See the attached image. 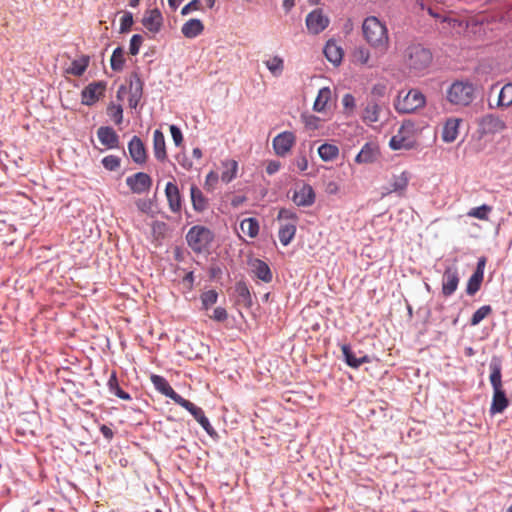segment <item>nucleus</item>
<instances>
[{
	"instance_id": "1",
	"label": "nucleus",
	"mask_w": 512,
	"mask_h": 512,
	"mask_svg": "<svg viewBox=\"0 0 512 512\" xmlns=\"http://www.w3.org/2000/svg\"><path fill=\"white\" fill-rule=\"evenodd\" d=\"M362 30L365 40L375 49L385 52L389 46L388 29L384 22L375 16L367 17L363 24Z\"/></svg>"
},
{
	"instance_id": "2",
	"label": "nucleus",
	"mask_w": 512,
	"mask_h": 512,
	"mask_svg": "<svg viewBox=\"0 0 512 512\" xmlns=\"http://www.w3.org/2000/svg\"><path fill=\"white\" fill-rule=\"evenodd\" d=\"M432 53L421 44H410L403 53V63L410 73L420 75L432 63Z\"/></svg>"
},
{
	"instance_id": "3",
	"label": "nucleus",
	"mask_w": 512,
	"mask_h": 512,
	"mask_svg": "<svg viewBox=\"0 0 512 512\" xmlns=\"http://www.w3.org/2000/svg\"><path fill=\"white\" fill-rule=\"evenodd\" d=\"M490 383L493 387V397L490 407L491 414L502 413L509 405V401L506 397L503 389L501 365L499 362L490 363Z\"/></svg>"
},
{
	"instance_id": "4",
	"label": "nucleus",
	"mask_w": 512,
	"mask_h": 512,
	"mask_svg": "<svg viewBox=\"0 0 512 512\" xmlns=\"http://www.w3.org/2000/svg\"><path fill=\"white\" fill-rule=\"evenodd\" d=\"M426 104V97L418 89L400 91L395 99L394 108L400 114H411L423 108Z\"/></svg>"
},
{
	"instance_id": "5",
	"label": "nucleus",
	"mask_w": 512,
	"mask_h": 512,
	"mask_svg": "<svg viewBox=\"0 0 512 512\" xmlns=\"http://www.w3.org/2000/svg\"><path fill=\"white\" fill-rule=\"evenodd\" d=\"M417 145L416 128L410 120L404 121L397 133L389 141V147L392 150H410Z\"/></svg>"
},
{
	"instance_id": "6",
	"label": "nucleus",
	"mask_w": 512,
	"mask_h": 512,
	"mask_svg": "<svg viewBox=\"0 0 512 512\" xmlns=\"http://www.w3.org/2000/svg\"><path fill=\"white\" fill-rule=\"evenodd\" d=\"M447 100L458 106H468L475 97V87L469 81H455L446 92Z\"/></svg>"
},
{
	"instance_id": "7",
	"label": "nucleus",
	"mask_w": 512,
	"mask_h": 512,
	"mask_svg": "<svg viewBox=\"0 0 512 512\" xmlns=\"http://www.w3.org/2000/svg\"><path fill=\"white\" fill-rule=\"evenodd\" d=\"M214 239L212 231L204 226L191 227L186 235L188 246L196 253L206 250Z\"/></svg>"
},
{
	"instance_id": "8",
	"label": "nucleus",
	"mask_w": 512,
	"mask_h": 512,
	"mask_svg": "<svg viewBox=\"0 0 512 512\" xmlns=\"http://www.w3.org/2000/svg\"><path fill=\"white\" fill-rule=\"evenodd\" d=\"M122 93H126V88L123 86L118 91L119 98L121 97ZM127 93L129 94L128 103L130 108H136L143 94V82L136 72L131 73L129 77V87Z\"/></svg>"
},
{
	"instance_id": "9",
	"label": "nucleus",
	"mask_w": 512,
	"mask_h": 512,
	"mask_svg": "<svg viewBox=\"0 0 512 512\" xmlns=\"http://www.w3.org/2000/svg\"><path fill=\"white\" fill-rule=\"evenodd\" d=\"M506 128L505 121L494 114H486L478 121V130L482 135L500 133Z\"/></svg>"
},
{
	"instance_id": "10",
	"label": "nucleus",
	"mask_w": 512,
	"mask_h": 512,
	"mask_svg": "<svg viewBox=\"0 0 512 512\" xmlns=\"http://www.w3.org/2000/svg\"><path fill=\"white\" fill-rule=\"evenodd\" d=\"M126 184L133 193L142 194L150 190L151 177L144 172H137L126 178Z\"/></svg>"
},
{
	"instance_id": "11",
	"label": "nucleus",
	"mask_w": 512,
	"mask_h": 512,
	"mask_svg": "<svg viewBox=\"0 0 512 512\" xmlns=\"http://www.w3.org/2000/svg\"><path fill=\"white\" fill-rule=\"evenodd\" d=\"M328 25L329 18L320 9L313 10L306 17V26L311 34L321 33Z\"/></svg>"
},
{
	"instance_id": "12",
	"label": "nucleus",
	"mask_w": 512,
	"mask_h": 512,
	"mask_svg": "<svg viewBox=\"0 0 512 512\" xmlns=\"http://www.w3.org/2000/svg\"><path fill=\"white\" fill-rule=\"evenodd\" d=\"M296 142V136L293 132L285 131L278 134L273 139V148L278 156H286Z\"/></svg>"
},
{
	"instance_id": "13",
	"label": "nucleus",
	"mask_w": 512,
	"mask_h": 512,
	"mask_svg": "<svg viewBox=\"0 0 512 512\" xmlns=\"http://www.w3.org/2000/svg\"><path fill=\"white\" fill-rule=\"evenodd\" d=\"M105 89L106 84L104 82L89 84L81 93L82 103L88 106L93 105L104 95Z\"/></svg>"
},
{
	"instance_id": "14",
	"label": "nucleus",
	"mask_w": 512,
	"mask_h": 512,
	"mask_svg": "<svg viewBox=\"0 0 512 512\" xmlns=\"http://www.w3.org/2000/svg\"><path fill=\"white\" fill-rule=\"evenodd\" d=\"M131 159L139 165L145 164L148 158L145 144L138 136H133L128 143Z\"/></svg>"
},
{
	"instance_id": "15",
	"label": "nucleus",
	"mask_w": 512,
	"mask_h": 512,
	"mask_svg": "<svg viewBox=\"0 0 512 512\" xmlns=\"http://www.w3.org/2000/svg\"><path fill=\"white\" fill-rule=\"evenodd\" d=\"M292 201L300 207H308L315 202V193L311 185L303 184L296 189L292 196Z\"/></svg>"
},
{
	"instance_id": "16",
	"label": "nucleus",
	"mask_w": 512,
	"mask_h": 512,
	"mask_svg": "<svg viewBox=\"0 0 512 512\" xmlns=\"http://www.w3.org/2000/svg\"><path fill=\"white\" fill-rule=\"evenodd\" d=\"M459 284V275L456 267L445 269L442 279V293L445 297L451 296Z\"/></svg>"
},
{
	"instance_id": "17",
	"label": "nucleus",
	"mask_w": 512,
	"mask_h": 512,
	"mask_svg": "<svg viewBox=\"0 0 512 512\" xmlns=\"http://www.w3.org/2000/svg\"><path fill=\"white\" fill-rule=\"evenodd\" d=\"M150 380L157 391L172 399L176 404L182 400L183 397L174 391L164 377L152 374Z\"/></svg>"
},
{
	"instance_id": "18",
	"label": "nucleus",
	"mask_w": 512,
	"mask_h": 512,
	"mask_svg": "<svg viewBox=\"0 0 512 512\" xmlns=\"http://www.w3.org/2000/svg\"><path fill=\"white\" fill-rule=\"evenodd\" d=\"M97 137L100 143L107 149H115L119 147V136L109 126H101L97 130Z\"/></svg>"
},
{
	"instance_id": "19",
	"label": "nucleus",
	"mask_w": 512,
	"mask_h": 512,
	"mask_svg": "<svg viewBox=\"0 0 512 512\" xmlns=\"http://www.w3.org/2000/svg\"><path fill=\"white\" fill-rule=\"evenodd\" d=\"M143 26L152 33L160 31L163 24V17L158 9H152L145 12L142 19Z\"/></svg>"
},
{
	"instance_id": "20",
	"label": "nucleus",
	"mask_w": 512,
	"mask_h": 512,
	"mask_svg": "<svg viewBox=\"0 0 512 512\" xmlns=\"http://www.w3.org/2000/svg\"><path fill=\"white\" fill-rule=\"evenodd\" d=\"M409 180L410 176L406 171L401 172L399 175H393L390 180V186L387 188V194L397 193L400 196L404 195Z\"/></svg>"
},
{
	"instance_id": "21",
	"label": "nucleus",
	"mask_w": 512,
	"mask_h": 512,
	"mask_svg": "<svg viewBox=\"0 0 512 512\" xmlns=\"http://www.w3.org/2000/svg\"><path fill=\"white\" fill-rule=\"evenodd\" d=\"M251 270L254 275L265 283L272 281V272L268 264L260 259H253L250 262Z\"/></svg>"
},
{
	"instance_id": "22",
	"label": "nucleus",
	"mask_w": 512,
	"mask_h": 512,
	"mask_svg": "<svg viewBox=\"0 0 512 512\" xmlns=\"http://www.w3.org/2000/svg\"><path fill=\"white\" fill-rule=\"evenodd\" d=\"M379 151L376 146L366 143L355 157V162L358 164L373 163L377 160Z\"/></svg>"
},
{
	"instance_id": "23",
	"label": "nucleus",
	"mask_w": 512,
	"mask_h": 512,
	"mask_svg": "<svg viewBox=\"0 0 512 512\" xmlns=\"http://www.w3.org/2000/svg\"><path fill=\"white\" fill-rule=\"evenodd\" d=\"M165 195L171 211L179 212L181 210V196L177 185L173 182H168L165 187Z\"/></svg>"
},
{
	"instance_id": "24",
	"label": "nucleus",
	"mask_w": 512,
	"mask_h": 512,
	"mask_svg": "<svg viewBox=\"0 0 512 512\" xmlns=\"http://www.w3.org/2000/svg\"><path fill=\"white\" fill-rule=\"evenodd\" d=\"M490 108H494V105L490 102ZM512 106V82L506 83L499 91L497 101L495 104L496 108L507 109Z\"/></svg>"
},
{
	"instance_id": "25",
	"label": "nucleus",
	"mask_w": 512,
	"mask_h": 512,
	"mask_svg": "<svg viewBox=\"0 0 512 512\" xmlns=\"http://www.w3.org/2000/svg\"><path fill=\"white\" fill-rule=\"evenodd\" d=\"M153 151L158 161L164 162L167 159L165 137L158 129L153 133Z\"/></svg>"
},
{
	"instance_id": "26",
	"label": "nucleus",
	"mask_w": 512,
	"mask_h": 512,
	"mask_svg": "<svg viewBox=\"0 0 512 512\" xmlns=\"http://www.w3.org/2000/svg\"><path fill=\"white\" fill-rule=\"evenodd\" d=\"M342 353L344 355L345 362L348 366L352 368H359L364 363H369L370 358L367 355H362L357 357L354 352L350 349L349 345H342L341 347Z\"/></svg>"
},
{
	"instance_id": "27",
	"label": "nucleus",
	"mask_w": 512,
	"mask_h": 512,
	"mask_svg": "<svg viewBox=\"0 0 512 512\" xmlns=\"http://www.w3.org/2000/svg\"><path fill=\"white\" fill-rule=\"evenodd\" d=\"M204 31V24L200 19H190L181 27L182 34L189 39L195 38Z\"/></svg>"
},
{
	"instance_id": "28",
	"label": "nucleus",
	"mask_w": 512,
	"mask_h": 512,
	"mask_svg": "<svg viewBox=\"0 0 512 512\" xmlns=\"http://www.w3.org/2000/svg\"><path fill=\"white\" fill-rule=\"evenodd\" d=\"M460 119H448L443 127L442 139L446 143L454 142L459 133Z\"/></svg>"
},
{
	"instance_id": "29",
	"label": "nucleus",
	"mask_w": 512,
	"mask_h": 512,
	"mask_svg": "<svg viewBox=\"0 0 512 512\" xmlns=\"http://www.w3.org/2000/svg\"><path fill=\"white\" fill-rule=\"evenodd\" d=\"M324 54L327 60L334 65L341 63L343 58L342 48L333 40H329L324 47Z\"/></svg>"
},
{
	"instance_id": "30",
	"label": "nucleus",
	"mask_w": 512,
	"mask_h": 512,
	"mask_svg": "<svg viewBox=\"0 0 512 512\" xmlns=\"http://www.w3.org/2000/svg\"><path fill=\"white\" fill-rule=\"evenodd\" d=\"M190 195L195 211L203 212L208 208V200L197 186L192 185L190 187Z\"/></svg>"
},
{
	"instance_id": "31",
	"label": "nucleus",
	"mask_w": 512,
	"mask_h": 512,
	"mask_svg": "<svg viewBox=\"0 0 512 512\" xmlns=\"http://www.w3.org/2000/svg\"><path fill=\"white\" fill-rule=\"evenodd\" d=\"M381 107L374 100L369 101L363 111V121L366 123H375L380 119Z\"/></svg>"
},
{
	"instance_id": "32",
	"label": "nucleus",
	"mask_w": 512,
	"mask_h": 512,
	"mask_svg": "<svg viewBox=\"0 0 512 512\" xmlns=\"http://www.w3.org/2000/svg\"><path fill=\"white\" fill-rule=\"evenodd\" d=\"M331 95L332 92L329 87L321 88L313 104L314 111L324 112L327 108L328 103L331 100Z\"/></svg>"
},
{
	"instance_id": "33",
	"label": "nucleus",
	"mask_w": 512,
	"mask_h": 512,
	"mask_svg": "<svg viewBox=\"0 0 512 512\" xmlns=\"http://www.w3.org/2000/svg\"><path fill=\"white\" fill-rule=\"evenodd\" d=\"M319 157L325 161H334L339 156L338 146L330 143H324L318 148Z\"/></svg>"
},
{
	"instance_id": "34",
	"label": "nucleus",
	"mask_w": 512,
	"mask_h": 512,
	"mask_svg": "<svg viewBox=\"0 0 512 512\" xmlns=\"http://www.w3.org/2000/svg\"><path fill=\"white\" fill-rule=\"evenodd\" d=\"M296 233V224L295 223H284L280 226L278 237L282 245L287 246L292 239L294 238Z\"/></svg>"
},
{
	"instance_id": "35",
	"label": "nucleus",
	"mask_w": 512,
	"mask_h": 512,
	"mask_svg": "<svg viewBox=\"0 0 512 512\" xmlns=\"http://www.w3.org/2000/svg\"><path fill=\"white\" fill-rule=\"evenodd\" d=\"M224 170L221 173V180L225 183L231 182L237 175L238 163L235 160H226L222 162Z\"/></svg>"
},
{
	"instance_id": "36",
	"label": "nucleus",
	"mask_w": 512,
	"mask_h": 512,
	"mask_svg": "<svg viewBox=\"0 0 512 512\" xmlns=\"http://www.w3.org/2000/svg\"><path fill=\"white\" fill-rule=\"evenodd\" d=\"M109 391L122 400H131L130 394L121 389L118 383L116 372H112L107 383Z\"/></svg>"
},
{
	"instance_id": "37",
	"label": "nucleus",
	"mask_w": 512,
	"mask_h": 512,
	"mask_svg": "<svg viewBox=\"0 0 512 512\" xmlns=\"http://www.w3.org/2000/svg\"><path fill=\"white\" fill-rule=\"evenodd\" d=\"M241 231L251 238H255L259 233V223L255 218H246L240 223Z\"/></svg>"
},
{
	"instance_id": "38",
	"label": "nucleus",
	"mask_w": 512,
	"mask_h": 512,
	"mask_svg": "<svg viewBox=\"0 0 512 512\" xmlns=\"http://www.w3.org/2000/svg\"><path fill=\"white\" fill-rule=\"evenodd\" d=\"M442 23L445 24L443 29L454 30L456 33H461L468 27L465 21L455 17H444L442 18Z\"/></svg>"
},
{
	"instance_id": "39",
	"label": "nucleus",
	"mask_w": 512,
	"mask_h": 512,
	"mask_svg": "<svg viewBox=\"0 0 512 512\" xmlns=\"http://www.w3.org/2000/svg\"><path fill=\"white\" fill-rule=\"evenodd\" d=\"M88 65H89V57L82 56L80 59L74 60L71 63V65L67 69V72L74 76H81L86 71Z\"/></svg>"
},
{
	"instance_id": "40",
	"label": "nucleus",
	"mask_w": 512,
	"mask_h": 512,
	"mask_svg": "<svg viewBox=\"0 0 512 512\" xmlns=\"http://www.w3.org/2000/svg\"><path fill=\"white\" fill-rule=\"evenodd\" d=\"M125 64L124 50L121 47H117L110 58V66L113 71H122Z\"/></svg>"
},
{
	"instance_id": "41",
	"label": "nucleus",
	"mask_w": 512,
	"mask_h": 512,
	"mask_svg": "<svg viewBox=\"0 0 512 512\" xmlns=\"http://www.w3.org/2000/svg\"><path fill=\"white\" fill-rule=\"evenodd\" d=\"M265 65L271 74L275 77L280 76L284 70V61L279 56H274L268 59L265 61Z\"/></svg>"
},
{
	"instance_id": "42",
	"label": "nucleus",
	"mask_w": 512,
	"mask_h": 512,
	"mask_svg": "<svg viewBox=\"0 0 512 512\" xmlns=\"http://www.w3.org/2000/svg\"><path fill=\"white\" fill-rule=\"evenodd\" d=\"M200 300H201V305H202L201 309L208 310L217 302L218 293L214 289L204 291L200 295Z\"/></svg>"
},
{
	"instance_id": "43",
	"label": "nucleus",
	"mask_w": 512,
	"mask_h": 512,
	"mask_svg": "<svg viewBox=\"0 0 512 512\" xmlns=\"http://www.w3.org/2000/svg\"><path fill=\"white\" fill-rule=\"evenodd\" d=\"M492 313V308L490 305L481 306L477 309L470 319V324L472 326L478 325L483 319L489 316Z\"/></svg>"
},
{
	"instance_id": "44",
	"label": "nucleus",
	"mask_w": 512,
	"mask_h": 512,
	"mask_svg": "<svg viewBox=\"0 0 512 512\" xmlns=\"http://www.w3.org/2000/svg\"><path fill=\"white\" fill-rule=\"evenodd\" d=\"M492 211V207L483 204L479 207L472 208L467 213L468 216L477 218L479 220H488L489 213Z\"/></svg>"
},
{
	"instance_id": "45",
	"label": "nucleus",
	"mask_w": 512,
	"mask_h": 512,
	"mask_svg": "<svg viewBox=\"0 0 512 512\" xmlns=\"http://www.w3.org/2000/svg\"><path fill=\"white\" fill-rule=\"evenodd\" d=\"M482 281H483V277L480 276V273H473L467 283V287H466L467 294L474 295L480 289Z\"/></svg>"
},
{
	"instance_id": "46",
	"label": "nucleus",
	"mask_w": 512,
	"mask_h": 512,
	"mask_svg": "<svg viewBox=\"0 0 512 512\" xmlns=\"http://www.w3.org/2000/svg\"><path fill=\"white\" fill-rule=\"evenodd\" d=\"M178 405H180L181 407H183L187 411H189L193 415V417L195 418L196 421L199 420L200 417L205 415L202 408L196 406L195 404H193L189 400H186L185 398H182V400L178 403Z\"/></svg>"
},
{
	"instance_id": "47",
	"label": "nucleus",
	"mask_w": 512,
	"mask_h": 512,
	"mask_svg": "<svg viewBox=\"0 0 512 512\" xmlns=\"http://www.w3.org/2000/svg\"><path fill=\"white\" fill-rule=\"evenodd\" d=\"M101 162L104 168L109 171H115L121 165V159L115 155L105 156Z\"/></svg>"
},
{
	"instance_id": "48",
	"label": "nucleus",
	"mask_w": 512,
	"mask_h": 512,
	"mask_svg": "<svg viewBox=\"0 0 512 512\" xmlns=\"http://www.w3.org/2000/svg\"><path fill=\"white\" fill-rule=\"evenodd\" d=\"M305 127L309 130H317L320 127V118L312 114H303L301 116Z\"/></svg>"
},
{
	"instance_id": "49",
	"label": "nucleus",
	"mask_w": 512,
	"mask_h": 512,
	"mask_svg": "<svg viewBox=\"0 0 512 512\" xmlns=\"http://www.w3.org/2000/svg\"><path fill=\"white\" fill-rule=\"evenodd\" d=\"M353 57L355 62L359 64H367L370 59V52L364 47H359L354 51Z\"/></svg>"
},
{
	"instance_id": "50",
	"label": "nucleus",
	"mask_w": 512,
	"mask_h": 512,
	"mask_svg": "<svg viewBox=\"0 0 512 512\" xmlns=\"http://www.w3.org/2000/svg\"><path fill=\"white\" fill-rule=\"evenodd\" d=\"M277 218L280 221H287V223H295L296 225L298 222L297 215L292 210L285 208L280 209Z\"/></svg>"
},
{
	"instance_id": "51",
	"label": "nucleus",
	"mask_w": 512,
	"mask_h": 512,
	"mask_svg": "<svg viewBox=\"0 0 512 512\" xmlns=\"http://www.w3.org/2000/svg\"><path fill=\"white\" fill-rule=\"evenodd\" d=\"M108 114L116 124H120L123 120V109L120 105L109 106Z\"/></svg>"
},
{
	"instance_id": "52",
	"label": "nucleus",
	"mask_w": 512,
	"mask_h": 512,
	"mask_svg": "<svg viewBox=\"0 0 512 512\" xmlns=\"http://www.w3.org/2000/svg\"><path fill=\"white\" fill-rule=\"evenodd\" d=\"M143 43V37L139 34L132 36L130 40L129 53L133 56L139 53L140 47Z\"/></svg>"
},
{
	"instance_id": "53",
	"label": "nucleus",
	"mask_w": 512,
	"mask_h": 512,
	"mask_svg": "<svg viewBox=\"0 0 512 512\" xmlns=\"http://www.w3.org/2000/svg\"><path fill=\"white\" fill-rule=\"evenodd\" d=\"M236 292L240 298L243 299L244 302L251 304V294L247 287V285L243 282H239L236 285Z\"/></svg>"
},
{
	"instance_id": "54",
	"label": "nucleus",
	"mask_w": 512,
	"mask_h": 512,
	"mask_svg": "<svg viewBox=\"0 0 512 512\" xmlns=\"http://www.w3.org/2000/svg\"><path fill=\"white\" fill-rule=\"evenodd\" d=\"M342 104H343V107L344 109L348 112V113H352L355 108H356V102H355V98L352 94L350 93H347L343 96L342 98Z\"/></svg>"
},
{
	"instance_id": "55",
	"label": "nucleus",
	"mask_w": 512,
	"mask_h": 512,
	"mask_svg": "<svg viewBox=\"0 0 512 512\" xmlns=\"http://www.w3.org/2000/svg\"><path fill=\"white\" fill-rule=\"evenodd\" d=\"M293 164L300 172H304L308 169V160L304 153L300 152L294 159Z\"/></svg>"
},
{
	"instance_id": "56",
	"label": "nucleus",
	"mask_w": 512,
	"mask_h": 512,
	"mask_svg": "<svg viewBox=\"0 0 512 512\" xmlns=\"http://www.w3.org/2000/svg\"><path fill=\"white\" fill-rule=\"evenodd\" d=\"M133 25V17L131 13H125L120 19V31L127 32Z\"/></svg>"
},
{
	"instance_id": "57",
	"label": "nucleus",
	"mask_w": 512,
	"mask_h": 512,
	"mask_svg": "<svg viewBox=\"0 0 512 512\" xmlns=\"http://www.w3.org/2000/svg\"><path fill=\"white\" fill-rule=\"evenodd\" d=\"M209 317L215 321L223 322L228 318V313L225 308L216 307Z\"/></svg>"
},
{
	"instance_id": "58",
	"label": "nucleus",
	"mask_w": 512,
	"mask_h": 512,
	"mask_svg": "<svg viewBox=\"0 0 512 512\" xmlns=\"http://www.w3.org/2000/svg\"><path fill=\"white\" fill-rule=\"evenodd\" d=\"M219 180L218 173L211 171L207 174L205 179V188L209 191L213 190Z\"/></svg>"
},
{
	"instance_id": "59",
	"label": "nucleus",
	"mask_w": 512,
	"mask_h": 512,
	"mask_svg": "<svg viewBox=\"0 0 512 512\" xmlns=\"http://www.w3.org/2000/svg\"><path fill=\"white\" fill-rule=\"evenodd\" d=\"M170 132L173 139V142L176 146H181L183 143V134L181 130L176 125L170 126Z\"/></svg>"
},
{
	"instance_id": "60",
	"label": "nucleus",
	"mask_w": 512,
	"mask_h": 512,
	"mask_svg": "<svg viewBox=\"0 0 512 512\" xmlns=\"http://www.w3.org/2000/svg\"><path fill=\"white\" fill-rule=\"evenodd\" d=\"M200 9H201L200 0H192L191 2H189L187 5H185L182 8L181 14L186 15V14L190 13L191 11H196V10H200Z\"/></svg>"
},
{
	"instance_id": "61",
	"label": "nucleus",
	"mask_w": 512,
	"mask_h": 512,
	"mask_svg": "<svg viewBox=\"0 0 512 512\" xmlns=\"http://www.w3.org/2000/svg\"><path fill=\"white\" fill-rule=\"evenodd\" d=\"M197 422L201 425V427L207 432V434H209L210 436H213L216 434L214 428L212 427V425L210 424L208 418L204 415L202 417H200L199 420H197Z\"/></svg>"
},
{
	"instance_id": "62",
	"label": "nucleus",
	"mask_w": 512,
	"mask_h": 512,
	"mask_svg": "<svg viewBox=\"0 0 512 512\" xmlns=\"http://www.w3.org/2000/svg\"><path fill=\"white\" fill-rule=\"evenodd\" d=\"M281 165L278 161H270L266 166V172L269 175H273L279 171Z\"/></svg>"
},
{
	"instance_id": "63",
	"label": "nucleus",
	"mask_w": 512,
	"mask_h": 512,
	"mask_svg": "<svg viewBox=\"0 0 512 512\" xmlns=\"http://www.w3.org/2000/svg\"><path fill=\"white\" fill-rule=\"evenodd\" d=\"M100 431H101L102 435H103L106 439H108V440L112 439V438H113V436H114V433H113L112 429H111V428H109V427H108V426H106V425H102V426L100 427Z\"/></svg>"
},
{
	"instance_id": "64",
	"label": "nucleus",
	"mask_w": 512,
	"mask_h": 512,
	"mask_svg": "<svg viewBox=\"0 0 512 512\" xmlns=\"http://www.w3.org/2000/svg\"><path fill=\"white\" fill-rule=\"evenodd\" d=\"M486 259L484 257L480 258L477 264L476 271L474 273H480V276L484 277V267H485Z\"/></svg>"
}]
</instances>
